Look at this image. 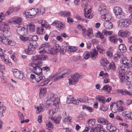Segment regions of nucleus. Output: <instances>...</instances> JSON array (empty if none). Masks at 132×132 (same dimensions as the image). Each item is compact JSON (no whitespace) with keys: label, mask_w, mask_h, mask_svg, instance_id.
I'll list each match as a JSON object with an SVG mask.
<instances>
[{"label":"nucleus","mask_w":132,"mask_h":132,"mask_svg":"<svg viewBox=\"0 0 132 132\" xmlns=\"http://www.w3.org/2000/svg\"><path fill=\"white\" fill-rule=\"evenodd\" d=\"M46 56L43 54L37 55L32 57V60L34 61V63H30L29 66L31 67L32 71L35 73L36 75H41L42 74V68L38 65H40L42 63L41 61L46 59Z\"/></svg>","instance_id":"1"},{"label":"nucleus","mask_w":132,"mask_h":132,"mask_svg":"<svg viewBox=\"0 0 132 132\" xmlns=\"http://www.w3.org/2000/svg\"><path fill=\"white\" fill-rule=\"evenodd\" d=\"M41 11L39 9L36 8H33L25 11L23 14L26 17L31 18L37 13H41Z\"/></svg>","instance_id":"2"},{"label":"nucleus","mask_w":132,"mask_h":132,"mask_svg":"<svg viewBox=\"0 0 132 132\" xmlns=\"http://www.w3.org/2000/svg\"><path fill=\"white\" fill-rule=\"evenodd\" d=\"M47 101L54 102L53 103V106H56L57 107L59 106V103L60 102V99L56 95L51 93L47 98Z\"/></svg>","instance_id":"3"},{"label":"nucleus","mask_w":132,"mask_h":132,"mask_svg":"<svg viewBox=\"0 0 132 132\" xmlns=\"http://www.w3.org/2000/svg\"><path fill=\"white\" fill-rule=\"evenodd\" d=\"M81 76V74H79L77 73L74 74L71 76L70 78L68 79L69 84L74 85L76 84Z\"/></svg>","instance_id":"4"},{"label":"nucleus","mask_w":132,"mask_h":132,"mask_svg":"<svg viewBox=\"0 0 132 132\" xmlns=\"http://www.w3.org/2000/svg\"><path fill=\"white\" fill-rule=\"evenodd\" d=\"M10 30V28L7 22L0 20V33H7Z\"/></svg>","instance_id":"5"},{"label":"nucleus","mask_w":132,"mask_h":132,"mask_svg":"<svg viewBox=\"0 0 132 132\" xmlns=\"http://www.w3.org/2000/svg\"><path fill=\"white\" fill-rule=\"evenodd\" d=\"M131 23V20L128 18L121 19L118 22L119 26L121 28L127 27Z\"/></svg>","instance_id":"6"},{"label":"nucleus","mask_w":132,"mask_h":132,"mask_svg":"<svg viewBox=\"0 0 132 132\" xmlns=\"http://www.w3.org/2000/svg\"><path fill=\"white\" fill-rule=\"evenodd\" d=\"M36 82H41L38 85V86H45L49 82V80L47 78H45L43 76L40 75V76L36 78Z\"/></svg>","instance_id":"7"},{"label":"nucleus","mask_w":132,"mask_h":132,"mask_svg":"<svg viewBox=\"0 0 132 132\" xmlns=\"http://www.w3.org/2000/svg\"><path fill=\"white\" fill-rule=\"evenodd\" d=\"M14 76L16 78L19 79L20 80H25L26 78L23 75V72L21 71H19L16 69H14L12 71Z\"/></svg>","instance_id":"8"},{"label":"nucleus","mask_w":132,"mask_h":132,"mask_svg":"<svg viewBox=\"0 0 132 132\" xmlns=\"http://www.w3.org/2000/svg\"><path fill=\"white\" fill-rule=\"evenodd\" d=\"M113 12L116 15V18L120 19L123 15V11L119 7H115L113 9Z\"/></svg>","instance_id":"9"},{"label":"nucleus","mask_w":132,"mask_h":132,"mask_svg":"<svg viewBox=\"0 0 132 132\" xmlns=\"http://www.w3.org/2000/svg\"><path fill=\"white\" fill-rule=\"evenodd\" d=\"M28 30V28L21 26L18 27L16 29L17 32L19 35H26L27 34Z\"/></svg>","instance_id":"10"},{"label":"nucleus","mask_w":132,"mask_h":132,"mask_svg":"<svg viewBox=\"0 0 132 132\" xmlns=\"http://www.w3.org/2000/svg\"><path fill=\"white\" fill-rule=\"evenodd\" d=\"M35 47H33L29 45L27 48L24 50V53L28 55L34 54L35 53Z\"/></svg>","instance_id":"11"},{"label":"nucleus","mask_w":132,"mask_h":132,"mask_svg":"<svg viewBox=\"0 0 132 132\" xmlns=\"http://www.w3.org/2000/svg\"><path fill=\"white\" fill-rule=\"evenodd\" d=\"M106 129L110 132H119V130L116 128V127L112 125L111 123H108L106 124Z\"/></svg>","instance_id":"12"},{"label":"nucleus","mask_w":132,"mask_h":132,"mask_svg":"<svg viewBox=\"0 0 132 132\" xmlns=\"http://www.w3.org/2000/svg\"><path fill=\"white\" fill-rule=\"evenodd\" d=\"M120 62L122 64L130 68L132 66V65L130 62L129 60L126 57H123L121 60H120Z\"/></svg>","instance_id":"13"},{"label":"nucleus","mask_w":132,"mask_h":132,"mask_svg":"<svg viewBox=\"0 0 132 132\" xmlns=\"http://www.w3.org/2000/svg\"><path fill=\"white\" fill-rule=\"evenodd\" d=\"M78 100H76L74 97L71 96H69L67 97L66 103L67 104H70L72 103L76 104L78 103Z\"/></svg>","instance_id":"14"},{"label":"nucleus","mask_w":132,"mask_h":132,"mask_svg":"<svg viewBox=\"0 0 132 132\" xmlns=\"http://www.w3.org/2000/svg\"><path fill=\"white\" fill-rule=\"evenodd\" d=\"M53 24H54L55 26L58 30H63L64 28V25L61 22L58 20H55Z\"/></svg>","instance_id":"15"},{"label":"nucleus","mask_w":132,"mask_h":132,"mask_svg":"<svg viewBox=\"0 0 132 132\" xmlns=\"http://www.w3.org/2000/svg\"><path fill=\"white\" fill-rule=\"evenodd\" d=\"M104 33H103V30L101 33L100 32H97L95 34V35L96 38H100L101 39V41L104 43L105 42L106 40L105 38H104Z\"/></svg>","instance_id":"16"},{"label":"nucleus","mask_w":132,"mask_h":132,"mask_svg":"<svg viewBox=\"0 0 132 132\" xmlns=\"http://www.w3.org/2000/svg\"><path fill=\"white\" fill-rule=\"evenodd\" d=\"M130 34V32L127 31H119L118 32L119 36L122 37H128Z\"/></svg>","instance_id":"17"},{"label":"nucleus","mask_w":132,"mask_h":132,"mask_svg":"<svg viewBox=\"0 0 132 132\" xmlns=\"http://www.w3.org/2000/svg\"><path fill=\"white\" fill-rule=\"evenodd\" d=\"M45 108V105L41 103L37 107L36 113L38 114H39L41 111H44Z\"/></svg>","instance_id":"18"},{"label":"nucleus","mask_w":132,"mask_h":132,"mask_svg":"<svg viewBox=\"0 0 132 132\" xmlns=\"http://www.w3.org/2000/svg\"><path fill=\"white\" fill-rule=\"evenodd\" d=\"M54 107L52 109L49 110L47 113L49 116H53L56 113L58 110V108L59 106L57 107L56 106H54Z\"/></svg>","instance_id":"19"},{"label":"nucleus","mask_w":132,"mask_h":132,"mask_svg":"<svg viewBox=\"0 0 132 132\" xmlns=\"http://www.w3.org/2000/svg\"><path fill=\"white\" fill-rule=\"evenodd\" d=\"M103 25L104 28L108 29H110L112 28L113 24L112 22L109 21L104 22Z\"/></svg>","instance_id":"20"},{"label":"nucleus","mask_w":132,"mask_h":132,"mask_svg":"<svg viewBox=\"0 0 132 132\" xmlns=\"http://www.w3.org/2000/svg\"><path fill=\"white\" fill-rule=\"evenodd\" d=\"M90 52V57L92 59L94 60L97 57L98 54V52L96 51L95 48H94L92 52Z\"/></svg>","instance_id":"21"},{"label":"nucleus","mask_w":132,"mask_h":132,"mask_svg":"<svg viewBox=\"0 0 132 132\" xmlns=\"http://www.w3.org/2000/svg\"><path fill=\"white\" fill-rule=\"evenodd\" d=\"M109 40L111 43L114 44L116 43L118 40L117 36L115 34L109 36Z\"/></svg>","instance_id":"22"},{"label":"nucleus","mask_w":132,"mask_h":132,"mask_svg":"<svg viewBox=\"0 0 132 132\" xmlns=\"http://www.w3.org/2000/svg\"><path fill=\"white\" fill-rule=\"evenodd\" d=\"M51 118L55 123L59 124L60 122L61 118L60 116H53Z\"/></svg>","instance_id":"23"},{"label":"nucleus","mask_w":132,"mask_h":132,"mask_svg":"<svg viewBox=\"0 0 132 132\" xmlns=\"http://www.w3.org/2000/svg\"><path fill=\"white\" fill-rule=\"evenodd\" d=\"M95 98L97 100L103 104H104L106 102L105 97L101 95H97Z\"/></svg>","instance_id":"24"},{"label":"nucleus","mask_w":132,"mask_h":132,"mask_svg":"<svg viewBox=\"0 0 132 132\" xmlns=\"http://www.w3.org/2000/svg\"><path fill=\"white\" fill-rule=\"evenodd\" d=\"M9 41V39L6 38L4 35L2 34V36H0V41L2 42L4 44H8Z\"/></svg>","instance_id":"25"},{"label":"nucleus","mask_w":132,"mask_h":132,"mask_svg":"<svg viewBox=\"0 0 132 132\" xmlns=\"http://www.w3.org/2000/svg\"><path fill=\"white\" fill-rule=\"evenodd\" d=\"M91 11V10L90 8L89 9H84V15L85 17L87 18H92V17H90V13Z\"/></svg>","instance_id":"26"},{"label":"nucleus","mask_w":132,"mask_h":132,"mask_svg":"<svg viewBox=\"0 0 132 132\" xmlns=\"http://www.w3.org/2000/svg\"><path fill=\"white\" fill-rule=\"evenodd\" d=\"M119 76L120 79V81L121 82H125L126 81L125 78V74L123 72H119Z\"/></svg>","instance_id":"27"},{"label":"nucleus","mask_w":132,"mask_h":132,"mask_svg":"<svg viewBox=\"0 0 132 132\" xmlns=\"http://www.w3.org/2000/svg\"><path fill=\"white\" fill-rule=\"evenodd\" d=\"M100 62L101 65L105 67L106 68L109 63V62L105 59H102Z\"/></svg>","instance_id":"28"},{"label":"nucleus","mask_w":132,"mask_h":132,"mask_svg":"<svg viewBox=\"0 0 132 132\" xmlns=\"http://www.w3.org/2000/svg\"><path fill=\"white\" fill-rule=\"evenodd\" d=\"M128 75L129 76H127V77H128V78L126 79V82L127 84L128 85L132 83V73L130 72L128 73Z\"/></svg>","instance_id":"29"},{"label":"nucleus","mask_w":132,"mask_h":132,"mask_svg":"<svg viewBox=\"0 0 132 132\" xmlns=\"http://www.w3.org/2000/svg\"><path fill=\"white\" fill-rule=\"evenodd\" d=\"M22 20V19L20 17L16 16L13 20V21L15 23L18 24L21 23Z\"/></svg>","instance_id":"30"},{"label":"nucleus","mask_w":132,"mask_h":132,"mask_svg":"<svg viewBox=\"0 0 132 132\" xmlns=\"http://www.w3.org/2000/svg\"><path fill=\"white\" fill-rule=\"evenodd\" d=\"M106 68L107 70L112 69L114 70L116 69V67L115 66V64L114 62L110 63L108 65Z\"/></svg>","instance_id":"31"},{"label":"nucleus","mask_w":132,"mask_h":132,"mask_svg":"<svg viewBox=\"0 0 132 132\" xmlns=\"http://www.w3.org/2000/svg\"><path fill=\"white\" fill-rule=\"evenodd\" d=\"M97 121L100 123L104 125H106L108 123V121L106 120L103 118H99L97 119Z\"/></svg>","instance_id":"32"},{"label":"nucleus","mask_w":132,"mask_h":132,"mask_svg":"<svg viewBox=\"0 0 132 132\" xmlns=\"http://www.w3.org/2000/svg\"><path fill=\"white\" fill-rule=\"evenodd\" d=\"M61 15L64 17H69L71 13L70 12L67 11H65L60 13Z\"/></svg>","instance_id":"33"},{"label":"nucleus","mask_w":132,"mask_h":132,"mask_svg":"<svg viewBox=\"0 0 132 132\" xmlns=\"http://www.w3.org/2000/svg\"><path fill=\"white\" fill-rule=\"evenodd\" d=\"M46 88L41 89L39 94V95L40 98H42L46 93Z\"/></svg>","instance_id":"34"},{"label":"nucleus","mask_w":132,"mask_h":132,"mask_svg":"<svg viewBox=\"0 0 132 132\" xmlns=\"http://www.w3.org/2000/svg\"><path fill=\"white\" fill-rule=\"evenodd\" d=\"M99 14L101 16V19H102L105 18L104 15L107 12L106 9L102 10L101 11H98Z\"/></svg>","instance_id":"35"},{"label":"nucleus","mask_w":132,"mask_h":132,"mask_svg":"<svg viewBox=\"0 0 132 132\" xmlns=\"http://www.w3.org/2000/svg\"><path fill=\"white\" fill-rule=\"evenodd\" d=\"M119 50L121 52H125L127 50L126 48L125 45L120 44L119 45Z\"/></svg>","instance_id":"36"},{"label":"nucleus","mask_w":132,"mask_h":132,"mask_svg":"<svg viewBox=\"0 0 132 132\" xmlns=\"http://www.w3.org/2000/svg\"><path fill=\"white\" fill-rule=\"evenodd\" d=\"M29 29L31 32H33L35 31V27L34 25L32 23L29 24Z\"/></svg>","instance_id":"37"},{"label":"nucleus","mask_w":132,"mask_h":132,"mask_svg":"<svg viewBox=\"0 0 132 132\" xmlns=\"http://www.w3.org/2000/svg\"><path fill=\"white\" fill-rule=\"evenodd\" d=\"M44 30V29L43 28L40 29L38 27L37 28V33L38 34L43 35L45 33Z\"/></svg>","instance_id":"38"},{"label":"nucleus","mask_w":132,"mask_h":132,"mask_svg":"<svg viewBox=\"0 0 132 132\" xmlns=\"http://www.w3.org/2000/svg\"><path fill=\"white\" fill-rule=\"evenodd\" d=\"M76 18L78 20H79L80 21L84 22H87V20H86L85 19L83 18L82 17L79 15H76Z\"/></svg>","instance_id":"39"},{"label":"nucleus","mask_w":132,"mask_h":132,"mask_svg":"<svg viewBox=\"0 0 132 132\" xmlns=\"http://www.w3.org/2000/svg\"><path fill=\"white\" fill-rule=\"evenodd\" d=\"M71 121V118L69 116H67L66 117L64 118L63 120V122L65 124L69 123Z\"/></svg>","instance_id":"40"},{"label":"nucleus","mask_w":132,"mask_h":132,"mask_svg":"<svg viewBox=\"0 0 132 132\" xmlns=\"http://www.w3.org/2000/svg\"><path fill=\"white\" fill-rule=\"evenodd\" d=\"M19 118L20 120H21V123H23L24 122L28 123L29 122V119L24 120V116H20Z\"/></svg>","instance_id":"41"},{"label":"nucleus","mask_w":132,"mask_h":132,"mask_svg":"<svg viewBox=\"0 0 132 132\" xmlns=\"http://www.w3.org/2000/svg\"><path fill=\"white\" fill-rule=\"evenodd\" d=\"M46 126L48 129L53 128V125L52 123L49 121L47 120L46 121Z\"/></svg>","instance_id":"42"},{"label":"nucleus","mask_w":132,"mask_h":132,"mask_svg":"<svg viewBox=\"0 0 132 132\" xmlns=\"http://www.w3.org/2000/svg\"><path fill=\"white\" fill-rule=\"evenodd\" d=\"M90 57V52L87 51L84 54V59L87 60Z\"/></svg>","instance_id":"43"},{"label":"nucleus","mask_w":132,"mask_h":132,"mask_svg":"<svg viewBox=\"0 0 132 132\" xmlns=\"http://www.w3.org/2000/svg\"><path fill=\"white\" fill-rule=\"evenodd\" d=\"M106 7L104 4L102 3H100L98 8V11H101L102 10L106 9Z\"/></svg>","instance_id":"44"},{"label":"nucleus","mask_w":132,"mask_h":132,"mask_svg":"<svg viewBox=\"0 0 132 132\" xmlns=\"http://www.w3.org/2000/svg\"><path fill=\"white\" fill-rule=\"evenodd\" d=\"M20 35V36L19 37L20 39L23 42H25L28 40H29V38L28 37H24L23 36H24L23 35Z\"/></svg>","instance_id":"45"},{"label":"nucleus","mask_w":132,"mask_h":132,"mask_svg":"<svg viewBox=\"0 0 132 132\" xmlns=\"http://www.w3.org/2000/svg\"><path fill=\"white\" fill-rule=\"evenodd\" d=\"M105 18H103L102 19H104L105 21H109L111 19V16L107 12L105 15H104Z\"/></svg>","instance_id":"46"},{"label":"nucleus","mask_w":132,"mask_h":132,"mask_svg":"<svg viewBox=\"0 0 132 132\" xmlns=\"http://www.w3.org/2000/svg\"><path fill=\"white\" fill-rule=\"evenodd\" d=\"M103 33H104V35L107 36L111 35L113 33V32L112 31L104 30H103Z\"/></svg>","instance_id":"47"},{"label":"nucleus","mask_w":132,"mask_h":132,"mask_svg":"<svg viewBox=\"0 0 132 132\" xmlns=\"http://www.w3.org/2000/svg\"><path fill=\"white\" fill-rule=\"evenodd\" d=\"M82 108L83 109H86L90 112H92L93 111V109L92 108L86 105H83L82 106Z\"/></svg>","instance_id":"48"},{"label":"nucleus","mask_w":132,"mask_h":132,"mask_svg":"<svg viewBox=\"0 0 132 132\" xmlns=\"http://www.w3.org/2000/svg\"><path fill=\"white\" fill-rule=\"evenodd\" d=\"M120 57V55L119 54H117L114 55L113 59L115 62H117L119 61Z\"/></svg>","instance_id":"49"},{"label":"nucleus","mask_w":132,"mask_h":132,"mask_svg":"<svg viewBox=\"0 0 132 132\" xmlns=\"http://www.w3.org/2000/svg\"><path fill=\"white\" fill-rule=\"evenodd\" d=\"M77 47H76L74 46H68V50L70 52H74L77 50Z\"/></svg>","instance_id":"50"},{"label":"nucleus","mask_w":132,"mask_h":132,"mask_svg":"<svg viewBox=\"0 0 132 132\" xmlns=\"http://www.w3.org/2000/svg\"><path fill=\"white\" fill-rule=\"evenodd\" d=\"M30 39L29 38V41H37L38 39L37 36L36 35L30 36Z\"/></svg>","instance_id":"51"},{"label":"nucleus","mask_w":132,"mask_h":132,"mask_svg":"<svg viewBox=\"0 0 132 132\" xmlns=\"http://www.w3.org/2000/svg\"><path fill=\"white\" fill-rule=\"evenodd\" d=\"M30 45L33 47H36L38 45V44L37 41H29Z\"/></svg>","instance_id":"52"},{"label":"nucleus","mask_w":132,"mask_h":132,"mask_svg":"<svg viewBox=\"0 0 132 132\" xmlns=\"http://www.w3.org/2000/svg\"><path fill=\"white\" fill-rule=\"evenodd\" d=\"M107 109L108 108L106 106L103 105H100V110L104 112L106 111Z\"/></svg>","instance_id":"53"},{"label":"nucleus","mask_w":132,"mask_h":132,"mask_svg":"<svg viewBox=\"0 0 132 132\" xmlns=\"http://www.w3.org/2000/svg\"><path fill=\"white\" fill-rule=\"evenodd\" d=\"M0 57L3 60H4L6 64H7L8 62H9V61L5 58V55L4 54L0 53Z\"/></svg>","instance_id":"54"},{"label":"nucleus","mask_w":132,"mask_h":132,"mask_svg":"<svg viewBox=\"0 0 132 132\" xmlns=\"http://www.w3.org/2000/svg\"><path fill=\"white\" fill-rule=\"evenodd\" d=\"M5 70L4 66L1 65L0 66V76H1L3 75V72Z\"/></svg>","instance_id":"55"},{"label":"nucleus","mask_w":132,"mask_h":132,"mask_svg":"<svg viewBox=\"0 0 132 132\" xmlns=\"http://www.w3.org/2000/svg\"><path fill=\"white\" fill-rule=\"evenodd\" d=\"M122 114V116H132V112L129 111H123Z\"/></svg>","instance_id":"56"},{"label":"nucleus","mask_w":132,"mask_h":132,"mask_svg":"<svg viewBox=\"0 0 132 132\" xmlns=\"http://www.w3.org/2000/svg\"><path fill=\"white\" fill-rule=\"evenodd\" d=\"M110 107L112 112L113 113H115L118 111V108L117 107H113L112 105H110Z\"/></svg>","instance_id":"57"},{"label":"nucleus","mask_w":132,"mask_h":132,"mask_svg":"<svg viewBox=\"0 0 132 132\" xmlns=\"http://www.w3.org/2000/svg\"><path fill=\"white\" fill-rule=\"evenodd\" d=\"M54 48L55 50L56 51V52H59L61 50V48L59 45L58 44H56L54 45Z\"/></svg>","instance_id":"58"},{"label":"nucleus","mask_w":132,"mask_h":132,"mask_svg":"<svg viewBox=\"0 0 132 132\" xmlns=\"http://www.w3.org/2000/svg\"><path fill=\"white\" fill-rule=\"evenodd\" d=\"M125 69V67L123 66L120 67L119 68V72H121L122 73L123 72L125 73L126 71Z\"/></svg>","instance_id":"59"},{"label":"nucleus","mask_w":132,"mask_h":132,"mask_svg":"<svg viewBox=\"0 0 132 132\" xmlns=\"http://www.w3.org/2000/svg\"><path fill=\"white\" fill-rule=\"evenodd\" d=\"M109 88V87L107 85H104L103 87L102 88L101 90L105 92H107L108 91V89Z\"/></svg>","instance_id":"60"},{"label":"nucleus","mask_w":132,"mask_h":132,"mask_svg":"<svg viewBox=\"0 0 132 132\" xmlns=\"http://www.w3.org/2000/svg\"><path fill=\"white\" fill-rule=\"evenodd\" d=\"M50 45L48 43H44L41 45L40 47L41 48L43 47H49Z\"/></svg>","instance_id":"61"},{"label":"nucleus","mask_w":132,"mask_h":132,"mask_svg":"<svg viewBox=\"0 0 132 132\" xmlns=\"http://www.w3.org/2000/svg\"><path fill=\"white\" fill-rule=\"evenodd\" d=\"M13 11V8L12 7H10L8 11L6 12V14L10 15Z\"/></svg>","instance_id":"62"},{"label":"nucleus","mask_w":132,"mask_h":132,"mask_svg":"<svg viewBox=\"0 0 132 132\" xmlns=\"http://www.w3.org/2000/svg\"><path fill=\"white\" fill-rule=\"evenodd\" d=\"M42 71H44V72H47L50 70V68L48 67L45 66L43 67L42 68Z\"/></svg>","instance_id":"63"},{"label":"nucleus","mask_w":132,"mask_h":132,"mask_svg":"<svg viewBox=\"0 0 132 132\" xmlns=\"http://www.w3.org/2000/svg\"><path fill=\"white\" fill-rule=\"evenodd\" d=\"M69 74V71H67L66 72L63 73L62 75H60L61 77L60 78H61L62 79V78L67 76Z\"/></svg>","instance_id":"64"}]
</instances>
